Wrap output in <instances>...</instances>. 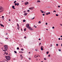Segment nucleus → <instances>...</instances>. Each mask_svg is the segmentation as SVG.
Returning <instances> with one entry per match:
<instances>
[{
  "instance_id": "obj_1",
  "label": "nucleus",
  "mask_w": 62,
  "mask_h": 62,
  "mask_svg": "<svg viewBox=\"0 0 62 62\" xmlns=\"http://www.w3.org/2000/svg\"><path fill=\"white\" fill-rule=\"evenodd\" d=\"M8 45H5L4 47V50H3V51L6 52V51H8Z\"/></svg>"
},
{
  "instance_id": "obj_2",
  "label": "nucleus",
  "mask_w": 62,
  "mask_h": 62,
  "mask_svg": "<svg viewBox=\"0 0 62 62\" xmlns=\"http://www.w3.org/2000/svg\"><path fill=\"white\" fill-rule=\"evenodd\" d=\"M5 56V58H6L7 60L8 61H9L10 60V56Z\"/></svg>"
},
{
  "instance_id": "obj_3",
  "label": "nucleus",
  "mask_w": 62,
  "mask_h": 62,
  "mask_svg": "<svg viewBox=\"0 0 62 62\" xmlns=\"http://www.w3.org/2000/svg\"><path fill=\"white\" fill-rule=\"evenodd\" d=\"M26 27H27V28H28L29 27H30L29 24V23L27 24L26 25Z\"/></svg>"
},
{
  "instance_id": "obj_4",
  "label": "nucleus",
  "mask_w": 62,
  "mask_h": 62,
  "mask_svg": "<svg viewBox=\"0 0 62 62\" xmlns=\"http://www.w3.org/2000/svg\"><path fill=\"white\" fill-rule=\"evenodd\" d=\"M19 5V4L18 3H15V6H16V5L17 6H18Z\"/></svg>"
},
{
  "instance_id": "obj_5",
  "label": "nucleus",
  "mask_w": 62,
  "mask_h": 62,
  "mask_svg": "<svg viewBox=\"0 0 62 62\" xmlns=\"http://www.w3.org/2000/svg\"><path fill=\"white\" fill-rule=\"evenodd\" d=\"M28 4H29V3L28 2H25V5H27Z\"/></svg>"
},
{
  "instance_id": "obj_6",
  "label": "nucleus",
  "mask_w": 62,
  "mask_h": 62,
  "mask_svg": "<svg viewBox=\"0 0 62 62\" xmlns=\"http://www.w3.org/2000/svg\"><path fill=\"white\" fill-rule=\"evenodd\" d=\"M2 11V12L3 11V9H2V8L1 7H0V11H1V10Z\"/></svg>"
},
{
  "instance_id": "obj_7",
  "label": "nucleus",
  "mask_w": 62,
  "mask_h": 62,
  "mask_svg": "<svg viewBox=\"0 0 62 62\" xmlns=\"http://www.w3.org/2000/svg\"><path fill=\"white\" fill-rule=\"evenodd\" d=\"M43 46H41V50H43Z\"/></svg>"
},
{
  "instance_id": "obj_8",
  "label": "nucleus",
  "mask_w": 62,
  "mask_h": 62,
  "mask_svg": "<svg viewBox=\"0 0 62 62\" xmlns=\"http://www.w3.org/2000/svg\"><path fill=\"white\" fill-rule=\"evenodd\" d=\"M3 62H8L7 60H3Z\"/></svg>"
},
{
  "instance_id": "obj_9",
  "label": "nucleus",
  "mask_w": 62,
  "mask_h": 62,
  "mask_svg": "<svg viewBox=\"0 0 62 62\" xmlns=\"http://www.w3.org/2000/svg\"><path fill=\"white\" fill-rule=\"evenodd\" d=\"M0 25H1V27H4V26L2 24H0Z\"/></svg>"
},
{
  "instance_id": "obj_10",
  "label": "nucleus",
  "mask_w": 62,
  "mask_h": 62,
  "mask_svg": "<svg viewBox=\"0 0 62 62\" xmlns=\"http://www.w3.org/2000/svg\"><path fill=\"white\" fill-rule=\"evenodd\" d=\"M12 8L13 9H15V6H12Z\"/></svg>"
},
{
  "instance_id": "obj_11",
  "label": "nucleus",
  "mask_w": 62,
  "mask_h": 62,
  "mask_svg": "<svg viewBox=\"0 0 62 62\" xmlns=\"http://www.w3.org/2000/svg\"><path fill=\"white\" fill-rule=\"evenodd\" d=\"M29 29H30L32 30V29L30 27H29Z\"/></svg>"
},
{
  "instance_id": "obj_12",
  "label": "nucleus",
  "mask_w": 62,
  "mask_h": 62,
  "mask_svg": "<svg viewBox=\"0 0 62 62\" xmlns=\"http://www.w3.org/2000/svg\"><path fill=\"white\" fill-rule=\"evenodd\" d=\"M27 15V13H24V16H26Z\"/></svg>"
},
{
  "instance_id": "obj_13",
  "label": "nucleus",
  "mask_w": 62,
  "mask_h": 62,
  "mask_svg": "<svg viewBox=\"0 0 62 62\" xmlns=\"http://www.w3.org/2000/svg\"><path fill=\"white\" fill-rule=\"evenodd\" d=\"M40 11L42 12V13H44V12L42 10H40Z\"/></svg>"
},
{
  "instance_id": "obj_14",
  "label": "nucleus",
  "mask_w": 62,
  "mask_h": 62,
  "mask_svg": "<svg viewBox=\"0 0 62 62\" xmlns=\"http://www.w3.org/2000/svg\"><path fill=\"white\" fill-rule=\"evenodd\" d=\"M37 2H40V0H38L37 1Z\"/></svg>"
},
{
  "instance_id": "obj_15",
  "label": "nucleus",
  "mask_w": 62,
  "mask_h": 62,
  "mask_svg": "<svg viewBox=\"0 0 62 62\" xmlns=\"http://www.w3.org/2000/svg\"><path fill=\"white\" fill-rule=\"evenodd\" d=\"M19 53H23V52H22V51H20L19 52Z\"/></svg>"
},
{
  "instance_id": "obj_16",
  "label": "nucleus",
  "mask_w": 62,
  "mask_h": 62,
  "mask_svg": "<svg viewBox=\"0 0 62 62\" xmlns=\"http://www.w3.org/2000/svg\"><path fill=\"white\" fill-rule=\"evenodd\" d=\"M23 58V56H22L21 57V60H22Z\"/></svg>"
},
{
  "instance_id": "obj_17",
  "label": "nucleus",
  "mask_w": 62,
  "mask_h": 62,
  "mask_svg": "<svg viewBox=\"0 0 62 62\" xmlns=\"http://www.w3.org/2000/svg\"><path fill=\"white\" fill-rule=\"evenodd\" d=\"M16 1H14V3L15 4V3L16 2Z\"/></svg>"
},
{
  "instance_id": "obj_18",
  "label": "nucleus",
  "mask_w": 62,
  "mask_h": 62,
  "mask_svg": "<svg viewBox=\"0 0 62 62\" xmlns=\"http://www.w3.org/2000/svg\"><path fill=\"white\" fill-rule=\"evenodd\" d=\"M8 39V38H5V39L7 40Z\"/></svg>"
},
{
  "instance_id": "obj_19",
  "label": "nucleus",
  "mask_w": 62,
  "mask_h": 62,
  "mask_svg": "<svg viewBox=\"0 0 62 62\" xmlns=\"http://www.w3.org/2000/svg\"><path fill=\"white\" fill-rule=\"evenodd\" d=\"M14 52L16 54L17 53V52L16 51H14Z\"/></svg>"
},
{
  "instance_id": "obj_20",
  "label": "nucleus",
  "mask_w": 62,
  "mask_h": 62,
  "mask_svg": "<svg viewBox=\"0 0 62 62\" xmlns=\"http://www.w3.org/2000/svg\"><path fill=\"white\" fill-rule=\"evenodd\" d=\"M26 28H25L24 29V31H26Z\"/></svg>"
},
{
  "instance_id": "obj_21",
  "label": "nucleus",
  "mask_w": 62,
  "mask_h": 62,
  "mask_svg": "<svg viewBox=\"0 0 62 62\" xmlns=\"http://www.w3.org/2000/svg\"><path fill=\"white\" fill-rule=\"evenodd\" d=\"M16 21L17 22H18V19H16Z\"/></svg>"
},
{
  "instance_id": "obj_22",
  "label": "nucleus",
  "mask_w": 62,
  "mask_h": 62,
  "mask_svg": "<svg viewBox=\"0 0 62 62\" xmlns=\"http://www.w3.org/2000/svg\"><path fill=\"white\" fill-rule=\"evenodd\" d=\"M23 22H25V19H24L23 20Z\"/></svg>"
},
{
  "instance_id": "obj_23",
  "label": "nucleus",
  "mask_w": 62,
  "mask_h": 62,
  "mask_svg": "<svg viewBox=\"0 0 62 62\" xmlns=\"http://www.w3.org/2000/svg\"><path fill=\"white\" fill-rule=\"evenodd\" d=\"M17 50H18L19 49V48L18 47H17Z\"/></svg>"
},
{
  "instance_id": "obj_24",
  "label": "nucleus",
  "mask_w": 62,
  "mask_h": 62,
  "mask_svg": "<svg viewBox=\"0 0 62 62\" xmlns=\"http://www.w3.org/2000/svg\"><path fill=\"white\" fill-rule=\"evenodd\" d=\"M48 53H49V52H47L46 53L47 54H48Z\"/></svg>"
},
{
  "instance_id": "obj_25",
  "label": "nucleus",
  "mask_w": 62,
  "mask_h": 62,
  "mask_svg": "<svg viewBox=\"0 0 62 62\" xmlns=\"http://www.w3.org/2000/svg\"><path fill=\"white\" fill-rule=\"evenodd\" d=\"M39 23H41V21H39Z\"/></svg>"
},
{
  "instance_id": "obj_26",
  "label": "nucleus",
  "mask_w": 62,
  "mask_h": 62,
  "mask_svg": "<svg viewBox=\"0 0 62 62\" xmlns=\"http://www.w3.org/2000/svg\"><path fill=\"white\" fill-rule=\"evenodd\" d=\"M17 25L19 27L18 24V23L17 24Z\"/></svg>"
},
{
  "instance_id": "obj_27",
  "label": "nucleus",
  "mask_w": 62,
  "mask_h": 62,
  "mask_svg": "<svg viewBox=\"0 0 62 62\" xmlns=\"http://www.w3.org/2000/svg\"><path fill=\"white\" fill-rule=\"evenodd\" d=\"M22 56V54H20V57H21Z\"/></svg>"
},
{
  "instance_id": "obj_28",
  "label": "nucleus",
  "mask_w": 62,
  "mask_h": 62,
  "mask_svg": "<svg viewBox=\"0 0 62 62\" xmlns=\"http://www.w3.org/2000/svg\"><path fill=\"white\" fill-rule=\"evenodd\" d=\"M21 50L22 51H23L24 50V49L23 48H22L21 49Z\"/></svg>"
},
{
  "instance_id": "obj_29",
  "label": "nucleus",
  "mask_w": 62,
  "mask_h": 62,
  "mask_svg": "<svg viewBox=\"0 0 62 62\" xmlns=\"http://www.w3.org/2000/svg\"><path fill=\"white\" fill-rule=\"evenodd\" d=\"M56 16H58V15H57V14H56Z\"/></svg>"
},
{
  "instance_id": "obj_30",
  "label": "nucleus",
  "mask_w": 62,
  "mask_h": 62,
  "mask_svg": "<svg viewBox=\"0 0 62 62\" xmlns=\"http://www.w3.org/2000/svg\"><path fill=\"white\" fill-rule=\"evenodd\" d=\"M59 51H61V49H59Z\"/></svg>"
},
{
  "instance_id": "obj_31",
  "label": "nucleus",
  "mask_w": 62,
  "mask_h": 62,
  "mask_svg": "<svg viewBox=\"0 0 62 62\" xmlns=\"http://www.w3.org/2000/svg\"><path fill=\"white\" fill-rule=\"evenodd\" d=\"M48 14H50V12H48Z\"/></svg>"
},
{
  "instance_id": "obj_32",
  "label": "nucleus",
  "mask_w": 62,
  "mask_h": 62,
  "mask_svg": "<svg viewBox=\"0 0 62 62\" xmlns=\"http://www.w3.org/2000/svg\"><path fill=\"white\" fill-rule=\"evenodd\" d=\"M53 12H54L55 13H56V11H55V10Z\"/></svg>"
},
{
  "instance_id": "obj_33",
  "label": "nucleus",
  "mask_w": 62,
  "mask_h": 62,
  "mask_svg": "<svg viewBox=\"0 0 62 62\" xmlns=\"http://www.w3.org/2000/svg\"><path fill=\"white\" fill-rule=\"evenodd\" d=\"M58 8H60V6H58Z\"/></svg>"
},
{
  "instance_id": "obj_34",
  "label": "nucleus",
  "mask_w": 62,
  "mask_h": 62,
  "mask_svg": "<svg viewBox=\"0 0 62 62\" xmlns=\"http://www.w3.org/2000/svg\"><path fill=\"white\" fill-rule=\"evenodd\" d=\"M11 20V19H9L8 21H10Z\"/></svg>"
},
{
  "instance_id": "obj_35",
  "label": "nucleus",
  "mask_w": 62,
  "mask_h": 62,
  "mask_svg": "<svg viewBox=\"0 0 62 62\" xmlns=\"http://www.w3.org/2000/svg\"><path fill=\"white\" fill-rule=\"evenodd\" d=\"M6 55H8V53H6Z\"/></svg>"
},
{
  "instance_id": "obj_36",
  "label": "nucleus",
  "mask_w": 62,
  "mask_h": 62,
  "mask_svg": "<svg viewBox=\"0 0 62 62\" xmlns=\"http://www.w3.org/2000/svg\"><path fill=\"white\" fill-rule=\"evenodd\" d=\"M48 13H46V15H48Z\"/></svg>"
},
{
  "instance_id": "obj_37",
  "label": "nucleus",
  "mask_w": 62,
  "mask_h": 62,
  "mask_svg": "<svg viewBox=\"0 0 62 62\" xmlns=\"http://www.w3.org/2000/svg\"><path fill=\"white\" fill-rule=\"evenodd\" d=\"M50 54H49V55H48V56L49 57L50 56Z\"/></svg>"
},
{
  "instance_id": "obj_38",
  "label": "nucleus",
  "mask_w": 62,
  "mask_h": 62,
  "mask_svg": "<svg viewBox=\"0 0 62 62\" xmlns=\"http://www.w3.org/2000/svg\"><path fill=\"white\" fill-rule=\"evenodd\" d=\"M52 28L53 29H54V27H52Z\"/></svg>"
},
{
  "instance_id": "obj_39",
  "label": "nucleus",
  "mask_w": 62,
  "mask_h": 62,
  "mask_svg": "<svg viewBox=\"0 0 62 62\" xmlns=\"http://www.w3.org/2000/svg\"><path fill=\"white\" fill-rule=\"evenodd\" d=\"M27 11L28 12H30V10H27Z\"/></svg>"
},
{
  "instance_id": "obj_40",
  "label": "nucleus",
  "mask_w": 62,
  "mask_h": 62,
  "mask_svg": "<svg viewBox=\"0 0 62 62\" xmlns=\"http://www.w3.org/2000/svg\"><path fill=\"white\" fill-rule=\"evenodd\" d=\"M56 46H58V44H56Z\"/></svg>"
},
{
  "instance_id": "obj_41",
  "label": "nucleus",
  "mask_w": 62,
  "mask_h": 62,
  "mask_svg": "<svg viewBox=\"0 0 62 62\" xmlns=\"http://www.w3.org/2000/svg\"><path fill=\"white\" fill-rule=\"evenodd\" d=\"M60 25L61 26H62V24H60Z\"/></svg>"
},
{
  "instance_id": "obj_42",
  "label": "nucleus",
  "mask_w": 62,
  "mask_h": 62,
  "mask_svg": "<svg viewBox=\"0 0 62 62\" xmlns=\"http://www.w3.org/2000/svg\"><path fill=\"white\" fill-rule=\"evenodd\" d=\"M4 16H2V18H4Z\"/></svg>"
},
{
  "instance_id": "obj_43",
  "label": "nucleus",
  "mask_w": 62,
  "mask_h": 62,
  "mask_svg": "<svg viewBox=\"0 0 62 62\" xmlns=\"http://www.w3.org/2000/svg\"><path fill=\"white\" fill-rule=\"evenodd\" d=\"M58 39H59V40H61V39H60V38H59Z\"/></svg>"
},
{
  "instance_id": "obj_44",
  "label": "nucleus",
  "mask_w": 62,
  "mask_h": 62,
  "mask_svg": "<svg viewBox=\"0 0 62 62\" xmlns=\"http://www.w3.org/2000/svg\"><path fill=\"white\" fill-rule=\"evenodd\" d=\"M31 10H33V8H31Z\"/></svg>"
},
{
  "instance_id": "obj_45",
  "label": "nucleus",
  "mask_w": 62,
  "mask_h": 62,
  "mask_svg": "<svg viewBox=\"0 0 62 62\" xmlns=\"http://www.w3.org/2000/svg\"><path fill=\"white\" fill-rule=\"evenodd\" d=\"M43 16H45V15L44 14H43Z\"/></svg>"
},
{
  "instance_id": "obj_46",
  "label": "nucleus",
  "mask_w": 62,
  "mask_h": 62,
  "mask_svg": "<svg viewBox=\"0 0 62 62\" xmlns=\"http://www.w3.org/2000/svg\"><path fill=\"white\" fill-rule=\"evenodd\" d=\"M17 29L18 30H19V28H17Z\"/></svg>"
},
{
  "instance_id": "obj_47",
  "label": "nucleus",
  "mask_w": 62,
  "mask_h": 62,
  "mask_svg": "<svg viewBox=\"0 0 62 62\" xmlns=\"http://www.w3.org/2000/svg\"><path fill=\"white\" fill-rule=\"evenodd\" d=\"M24 39H26V37H24Z\"/></svg>"
},
{
  "instance_id": "obj_48",
  "label": "nucleus",
  "mask_w": 62,
  "mask_h": 62,
  "mask_svg": "<svg viewBox=\"0 0 62 62\" xmlns=\"http://www.w3.org/2000/svg\"><path fill=\"white\" fill-rule=\"evenodd\" d=\"M41 40V39H39V40Z\"/></svg>"
},
{
  "instance_id": "obj_49",
  "label": "nucleus",
  "mask_w": 62,
  "mask_h": 62,
  "mask_svg": "<svg viewBox=\"0 0 62 62\" xmlns=\"http://www.w3.org/2000/svg\"><path fill=\"white\" fill-rule=\"evenodd\" d=\"M21 31H23V29H21Z\"/></svg>"
},
{
  "instance_id": "obj_50",
  "label": "nucleus",
  "mask_w": 62,
  "mask_h": 62,
  "mask_svg": "<svg viewBox=\"0 0 62 62\" xmlns=\"http://www.w3.org/2000/svg\"><path fill=\"white\" fill-rule=\"evenodd\" d=\"M44 60H46V58H44Z\"/></svg>"
},
{
  "instance_id": "obj_51",
  "label": "nucleus",
  "mask_w": 62,
  "mask_h": 62,
  "mask_svg": "<svg viewBox=\"0 0 62 62\" xmlns=\"http://www.w3.org/2000/svg\"><path fill=\"white\" fill-rule=\"evenodd\" d=\"M6 35H7L8 34L7 33H6Z\"/></svg>"
},
{
  "instance_id": "obj_52",
  "label": "nucleus",
  "mask_w": 62,
  "mask_h": 62,
  "mask_svg": "<svg viewBox=\"0 0 62 62\" xmlns=\"http://www.w3.org/2000/svg\"><path fill=\"white\" fill-rule=\"evenodd\" d=\"M2 10H1V11H0V12H2Z\"/></svg>"
},
{
  "instance_id": "obj_53",
  "label": "nucleus",
  "mask_w": 62,
  "mask_h": 62,
  "mask_svg": "<svg viewBox=\"0 0 62 62\" xmlns=\"http://www.w3.org/2000/svg\"><path fill=\"white\" fill-rule=\"evenodd\" d=\"M29 9H31V8H29Z\"/></svg>"
},
{
  "instance_id": "obj_54",
  "label": "nucleus",
  "mask_w": 62,
  "mask_h": 62,
  "mask_svg": "<svg viewBox=\"0 0 62 62\" xmlns=\"http://www.w3.org/2000/svg\"><path fill=\"white\" fill-rule=\"evenodd\" d=\"M46 24L47 25V23H46Z\"/></svg>"
},
{
  "instance_id": "obj_55",
  "label": "nucleus",
  "mask_w": 62,
  "mask_h": 62,
  "mask_svg": "<svg viewBox=\"0 0 62 62\" xmlns=\"http://www.w3.org/2000/svg\"><path fill=\"white\" fill-rule=\"evenodd\" d=\"M34 17H33V18L32 19H33L34 18Z\"/></svg>"
},
{
  "instance_id": "obj_56",
  "label": "nucleus",
  "mask_w": 62,
  "mask_h": 62,
  "mask_svg": "<svg viewBox=\"0 0 62 62\" xmlns=\"http://www.w3.org/2000/svg\"><path fill=\"white\" fill-rule=\"evenodd\" d=\"M31 58H29V59L30 60H31Z\"/></svg>"
},
{
  "instance_id": "obj_57",
  "label": "nucleus",
  "mask_w": 62,
  "mask_h": 62,
  "mask_svg": "<svg viewBox=\"0 0 62 62\" xmlns=\"http://www.w3.org/2000/svg\"><path fill=\"white\" fill-rule=\"evenodd\" d=\"M60 37H62V35H61Z\"/></svg>"
},
{
  "instance_id": "obj_58",
  "label": "nucleus",
  "mask_w": 62,
  "mask_h": 62,
  "mask_svg": "<svg viewBox=\"0 0 62 62\" xmlns=\"http://www.w3.org/2000/svg\"><path fill=\"white\" fill-rule=\"evenodd\" d=\"M29 54H30L31 53V52H29Z\"/></svg>"
},
{
  "instance_id": "obj_59",
  "label": "nucleus",
  "mask_w": 62,
  "mask_h": 62,
  "mask_svg": "<svg viewBox=\"0 0 62 62\" xmlns=\"http://www.w3.org/2000/svg\"><path fill=\"white\" fill-rule=\"evenodd\" d=\"M6 53V52L4 53L5 54Z\"/></svg>"
},
{
  "instance_id": "obj_60",
  "label": "nucleus",
  "mask_w": 62,
  "mask_h": 62,
  "mask_svg": "<svg viewBox=\"0 0 62 62\" xmlns=\"http://www.w3.org/2000/svg\"><path fill=\"white\" fill-rule=\"evenodd\" d=\"M37 26L35 27V28H37Z\"/></svg>"
},
{
  "instance_id": "obj_61",
  "label": "nucleus",
  "mask_w": 62,
  "mask_h": 62,
  "mask_svg": "<svg viewBox=\"0 0 62 62\" xmlns=\"http://www.w3.org/2000/svg\"><path fill=\"white\" fill-rule=\"evenodd\" d=\"M61 46H62V44H61Z\"/></svg>"
},
{
  "instance_id": "obj_62",
  "label": "nucleus",
  "mask_w": 62,
  "mask_h": 62,
  "mask_svg": "<svg viewBox=\"0 0 62 62\" xmlns=\"http://www.w3.org/2000/svg\"><path fill=\"white\" fill-rule=\"evenodd\" d=\"M38 57V56H36V57Z\"/></svg>"
},
{
  "instance_id": "obj_63",
  "label": "nucleus",
  "mask_w": 62,
  "mask_h": 62,
  "mask_svg": "<svg viewBox=\"0 0 62 62\" xmlns=\"http://www.w3.org/2000/svg\"><path fill=\"white\" fill-rule=\"evenodd\" d=\"M46 30H48L47 29H46Z\"/></svg>"
},
{
  "instance_id": "obj_64",
  "label": "nucleus",
  "mask_w": 62,
  "mask_h": 62,
  "mask_svg": "<svg viewBox=\"0 0 62 62\" xmlns=\"http://www.w3.org/2000/svg\"><path fill=\"white\" fill-rule=\"evenodd\" d=\"M41 62H43L42 61Z\"/></svg>"
}]
</instances>
